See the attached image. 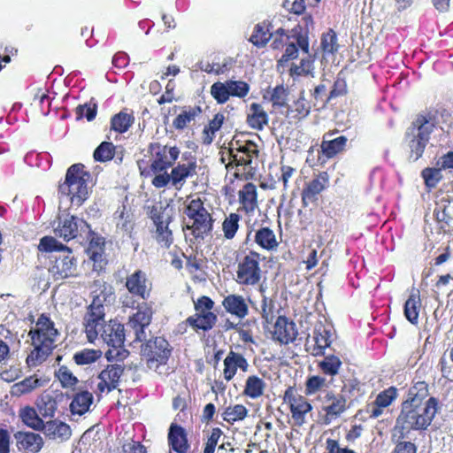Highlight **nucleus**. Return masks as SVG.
I'll return each instance as SVG.
<instances>
[{
	"label": "nucleus",
	"instance_id": "obj_16",
	"mask_svg": "<svg viewBox=\"0 0 453 453\" xmlns=\"http://www.w3.org/2000/svg\"><path fill=\"white\" fill-rule=\"evenodd\" d=\"M124 366L120 364L108 365L98 375L96 388L100 393L111 392L119 387Z\"/></svg>",
	"mask_w": 453,
	"mask_h": 453
},
{
	"label": "nucleus",
	"instance_id": "obj_18",
	"mask_svg": "<svg viewBox=\"0 0 453 453\" xmlns=\"http://www.w3.org/2000/svg\"><path fill=\"white\" fill-rule=\"evenodd\" d=\"M328 184V175L326 173H320L316 178L306 183L302 191V203L304 207L314 203L319 200V194Z\"/></svg>",
	"mask_w": 453,
	"mask_h": 453
},
{
	"label": "nucleus",
	"instance_id": "obj_30",
	"mask_svg": "<svg viewBox=\"0 0 453 453\" xmlns=\"http://www.w3.org/2000/svg\"><path fill=\"white\" fill-rule=\"evenodd\" d=\"M239 201L243 210L249 213L257 207V187L253 183H247L239 191Z\"/></svg>",
	"mask_w": 453,
	"mask_h": 453
},
{
	"label": "nucleus",
	"instance_id": "obj_7",
	"mask_svg": "<svg viewBox=\"0 0 453 453\" xmlns=\"http://www.w3.org/2000/svg\"><path fill=\"white\" fill-rule=\"evenodd\" d=\"M102 340L108 346L112 347L106 352V357L109 361L112 359L123 360L128 355V351L122 349L125 342L124 326L115 320H110L104 330H103Z\"/></svg>",
	"mask_w": 453,
	"mask_h": 453
},
{
	"label": "nucleus",
	"instance_id": "obj_31",
	"mask_svg": "<svg viewBox=\"0 0 453 453\" xmlns=\"http://www.w3.org/2000/svg\"><path fill=\"white\" fill-rule=\"evenodd\" d=\"M223 306L226 311L242 319L248 314V305L242 296L229 295L223 300Z\"/></svg>",
	"mask_w": 453,
	"mask_h": 453
},
{
	"label": "nucleus",
	"instance_id": "obj_63",
	"mask_svg": "<svg viewBox=\"0 0 453 453\" xmlns=\"http://www.w3.org/2000/svg\"><path fill=\"white\" fill-rule=\"evenodd\" d=\"M441 167L439 169L426 168L423 170L422 176L426 184L429 187H434L441 178Z\"/></svg>",
	"mask_w": 453,
	"mask_h": 453
},
{
	"label": "nucleus",
	"instance_id": "obj_28",
	"mask_svg": "<svg viewBox=\"0 0 453 453\" xmlns=\"http://www.w3.org/2000/svg\"><path fill=\"white\" fill-rule=\"evenodd\" d=\"M32 345L34 349L27 357L28 366H37L43 363L55 348L54 346L37 341H32Z\"/></svg>",
	"mask_w": 453,
	"mask_h": 453
},
{
	"label": "nucleus",
	"instance_id": "obj_1",
	"mask_svg": "<svg viewBox=\"0 0 453 453\" xmlns=\"http://www.w3.org/2000/svg\"><path fill=\"white\" fill-rule=\"evenodd\" d=\"M437 411L438 400L435 397L428 398L424 405L403 403L401 414L392 432V441L408 439L411 429L427 428Z\"/></svg>",
	"mask_w": 453,
	"mask_h": 453
},
{
	"label": "nucleus",
	"instance_id": "obj_49",
	"mask_svg": "<svg viewBox=\"0 0 453 453\" xmlns=\"http://www.w3.org/2000/svg\"><path fill=\"white\" fill-rule=\"evenodd\" d=\"M150 217L154 225L170 224L172 219L171 210L163 206H152L150 211Z\"/></svg>",
	"mask_w": 453,
	"mask_h": 453
},
{
	"label": "nucleus",
	"instance_id": "obj_55",
	"mask_svg": "<svg viewBox=\"0 0 453 453\" xmlns=\"http://www.w3.org/2000/svg\"><path fill=\"white\" fill-rule=\"evenodd\" d=\"M305 391L307 395H313L327 387L326 378L314 375L310 377L305 383Z\"/></svg>",
	"mask_w": 453,
	"mask_h": 453
},
{
	"label": "nucleus",
	"instance_id": "obj_39",
	"mask_svg": "<svg viewBox=\"0 0 453 453\" xmlns=\"http://www.w3.org/2000/svg\"><path fill=\"white\" fill-rule=\"evenodd\" d=\"M265 387V383L262 379L255 375L249 376L243 393L245 395L256 399L264 394Z\"/></svg>",
	"mask_w": 453,
	"mask_h": 453
},
{
	"label": "nucleus",
	"instance_id": "obj_61",
	"mask_svg": "<svg viewBox=\"0 0 453 453\" xmlns=\"http://www.w3.org/2000/svg\"><path fill=\"white\" fill-rule=\"evenodd\" d=\"M396 389L395 388H389L377 395L374 404L382 406L383 408L388 407L396 398Z\"/></svg>",
	"mask_w": 453,
	"mask_h": 453
},
{
	"label": "nucleus",
	"instance_id": "obj_24",
	"mask_svg": "<svg viewBox=\"0 0 453 453\" xmlns=\"http://www.w3.org/2000/svg\"><path fill=\"white\" fill-rule=\"evenodd\" d=\"M15 438L18 447L30 453L38 452L43 444L42 438L32 432H18L15 434Z\"/></svg>",
	"mask_w": 453,
	"mask_h": 453
},
{
	"label": "nucleus",
	"instance_id": "obj_2",
	"mask_svg": "<svg viewBox=\"0 0 453 453\" xmlns=\"http://www.w3.org/2000/svg\"><path fill=\"white\" fill-rule=\"evenodd\" d=\"M435 125V118L431 113H425L418 115L406 129L404 145L410 159L417 161L422 157Z\"/></svg>",
	"mask_w": 453,
	"mask_h": 453
},
{
	"label": "nucleus",
	"instance_id": "obj_19",
	"mask_svg": "<svg viewBox=\"0 0 453 453\" xmlns=\"http://www.w3.org/2000/svg\"><path fill=\"white\" fill-rule=\"evenodd\" d=\"M126 287L132 295L143 300L150 296V288L148 284L146 273L141 270H137L127 277Z\"/></svg>",
	"mask_w": 453,
	"mask_h": 453
},
{
	"label": "nucleus",
	"instance_id": "obj_22",
	"mask_svg": "<svg viewBox=\"0 0 453 453\" xmlns=\"http://www.w3.org/2000/svg\"><path fill=\"white\" fill-rule=\"evenodd\" d=\"M42 430L49 439L58 441L68 440L72 434L70 426L58 419L46 422Z\"/></svg>",
	"mask_w": 453,
	"mask_h": 453
},
{
	"label": "nucleus",
	"instance_id": "obj_20",
	"mask_svg": "<svg viewBox=\"0 0 453 453\" xmlns=\"http://www.w3.org/2000/svg\"><path fill=\"white\" fill-rule=\"evenodd\" d=\"M62 398V394L54 391L44 392L36 402L40 414L44 418H53L58 409V403Z\"/></svg>",
	"mask_w": 453,
	"mask_h": 453
},
{
	"label": "nucleus",
	"instance_id": "obj_37",
	"mask_svg": "<svg viewBox=\"0 0 453 453\" xmlns=\"http://www.w3.org/2000/svg\"><path fill=\"white\" fill-rule=\"evenodd\" d=\"M250 113L248 116V122L253 128L261 130L268 124V115L261 104L253 103L250 104Z\"/></svg>",
	"mask_w": 453,
	"mask_h": 453
},
{
	"label": "nucleus",
	"instance_id": "obj_26",
	"mask_svg": "<svg viewBox=\"0 0 453 453\" xmlns=\"http://www.w3.org/2000/svg\"><path fill=\"white\" fill-rule=\"evenodd\" d=\"M333 334L331 329L323 324L316 325L313 332V339L316 343L314 356L324 355V350L332 343Z\"/></svg>",
	"mask_w": 453,
	"mask_h": 453
},
{
	"label": "nucleus",
	"instance_id": "obj_48",
	"mask_svg": "<svg viewBox=\"0 0 453 453\" xmlns=\"http://www.w3.org/2000/svg\"><path fill=\"white\" fill-rule=\"evenodd\" d=\"M320 47L324 54H334L338 50L337 35L330 29L322 35Z\"/></svg>",
	"mask_w": 453,
	"mask_h": 453
},
{
	"label": "nucleus",
	"instance_id": "obj_58",
	"mask_svg": "<svg viewBox=\"0 0 453 453\" xmlns=\"http://www.w3.org/2000/svg\"><path fill=\"white\" fill-rule=\"evenodd\" d=\"M294 109L291 111H295L300 118H304L309 115L311 111V105L304 97V91H301L298 99L293 104Z\"/></svg>",
	"mask_w": 453,
	"mask_h": 453
},
{
	"label": "nucleus",
	"instance_id": "obj_46",
	"mask_svg": "<svg viewBox=\"0 0 453 453\" xmlns=\"http://www.w3.org/2000/svg\"><path fill=\"white\" fill-rule=\"evenodd\" d=\"M269 101L273 107L288 106V91L282 85L276 86L272 91L267 92Z\"/></svg>",
	"mask_w": 453,
	"mask_h": 453
},
{
	"label": "nucleus",
	"instance_id": "obj_4",
	"mask_svg": "<svg viewBox=\"0 0 453 453\" xmlns=\"http://www.w3.org/2000/svg\"><path fill=\"white\" fill-rule=\"evenodd\" d=\"M185 226L195 238L203 239L212 230L213 219L201 199H192L184 210Z\"/></svg>",
	"mask_w": 453,
	"mask_h": 453
},
{
	"label": "nucleus",
	"instance_id": "obj_21",
	"mask_svg": "<svg viewBox=\"0 0 453 453\" xmlns=\"http://www.w3.org/2000/svg\"><path fill=\"white\" fill-rule=\"evenodd\" d=\"M247 372L249 364L246 358L240 353L230 351L224 360V378L227 381L231 380L236 374L237 369Z\"/></svg>",
	"mask_w": 453,
	"mask_h": 453
},
{
	"label": "nucleus",
	"instance_id": "obj_11",
	"mask_svg": "<svg viewBox=\"0 0 453 453\" xmlns=\"http://www.w3.org/2000/svg\"><path fill=\"white\" fill-rule=\"evenodd\" d=\"M149 150L151 156L150 168L153 173L172 167L180 155V150L176 146L162 145L158 142L150 143Z\"/></svg>",
	"mask_w": 453,
	"mask_h": 453
},
{
	"label": "nucleus",
	"instance_id": "obj_14",
	"mask_svg": "<svg viewBox=\"0 0 453 453\" xmlns=\"http://www.w3.org/2000/svg\"><path fill=\"white\" fill-rule=\"evenodd\" d=\"M29 335L32 341L42 342L56 347L59 333L55 327L54 322L47 315L42 314L38 318L35 328L30 330Z\"/></svg>",
	"mask_w": 453,
	"mask_h": 453
},
{
	"label": "nucleus",
	"instance_id": "obj_59",
	"mask_svg": "<svg viewBox=\"0 0 453 453\" xmlns=\"http://www.w3.org/2000/svg\"><path fill=\"white\" fill-rule=\"evenodd\" d=\"M66 249L65 245L59 243L54 237L45 236L41 239L39 243V250L42 251L50 252L55 250H62ZM69 250V249L67 248Z\"/></svg>",
	"mask_w": 453,
	"mask_h": 453
},
{
	"label": "nucleus",
	"instance_id": "obj_35",
	"mask_svg": "<svg viewBox=\"0 0 453 453\" xmlns=\"http://www.w3.org/2000/svg\"><path fill=\"white\" fill-rule=\"evenodd\" d=\"M270 23L264 21L257 24L250 41L257 47H264L273 36Z\"/></svg>",
	"mask_w": 453,
	"mask_h": 453
},
{
	"label": "nucleus",
	"instance_id": "obj_60",
	"mask_svg": "<svg viewBox=\"0 0 453 453\" xmlns=\"http://www.w3.org/2000/svg\"><path fill=\"white\" fill-rule=\"evenodd\" d=\"M96 104L89 103L84 105H79L76 108L77 119H81L85 117L88 121L93 120L96 115Z\"/></svg>",
	"mask_w": 453,
	"mask_h": 453
},
{
	"label": "nucleus",
	"instance_id": "obj_42",
	"mask_svg": "<svg viewBox=\"0 0 453 453\" xmlns=\"http://www.w3.org/2000/svg\"><path fill=\"white\" fill-rule=\"evenodd\" d=\"M19 416L22 419V421L29 427L35 429V430H42L44 422L42 419L39 417L36 411L32 407H26L22 409L19 412Z\"/></svg>",
	"mask_w": 453,
	"mask_h": 453
},
{
	"label": "nucleus",
	"instance_id": "obj_38",
	"mask_svg": "<svg viewBox=\"0 0 453 453\" xmlns=\"http://www.w3.org/2000/svg\"><path fill=\"white\" fill-rule=\"evenodd\" d=\"M342 365V362L338 356L326 355L324 359L319 363L318 366L324 374L334 377L339 373Z\"/></svg>",
	"mask_w": 453,
	"mask_h": 453
},
{
	"label": "nucleus",
	"instance_id": "obj_6",
	"mask_svg": "<svg viewBox=\"0 0 453 453\" xmlns=\"http://www.w3.org/2000/svg\"><path fill=\"white\" fill-rule=\"evenodd\" d=\"M104 310L102 300L96 296L83 317L84 331L88 341L91 343L98 338L102 339L103 330L105 329L108 324L105 321Z\"/></svg>",
	"mask_w": 453,
	"mask_h": 453
},
{
	"label": "nucleus",
	"instance_id": "obj_15",
	"mask_svg": "<svg viewBox=\"0 0 453 453\" xmlns=\"http://www.w3.org/2000/svg\"><path fill=\"white\" fill-rule=\"evenodd\" d=\"M284 402L290 406L292 418L295 423L301 426L305 421V415L311 411V405L302 395H296L295 391L289 388L284 394Z\"/></svg>",
	"mask_w": 453,
	"mask_h": 453
},
{
	"label": "nucleus",
	"instance_id": "obj_44",
	"mask_svg": "<svg viewBox=\"0 0 453 453\" xmlns=\"http://www.w3.org/2000/svg\"><path fill=\"white\" fill-rule=\"evenodd\" d=\"M102 357L99 349H84L74 354L73 359L79 365H90L96 362Z\"/></svg>",
	"mask_w": 453,
	"mask_h": 453
},
{
	"label": "nucleus",
	"instance_id": "obj_13",
	"mask_svg": "<svg viewBox=\"0 0 453 453\" xmlns=\"http://www.w3.org/2000/svg\"><path fill=\"white\" fill-rule=\"evenodd\" d=\"M152 309L146 303L139 306L137 311L129 318L127 327L133 333L137 342L146 341L148 334L146 329L151 323Z\"/></svg>",
	"mask_w": 453,
	"mask_h": 453
},
{
	"label": "nucleus",
	"instance_id": "obj_10",
	"mask_svg": "<svg viewBox=\"0 0 453 453\" xmlns=\"http://www.w3.org/2000/svg\"><path fill=\"white\" fill-rule=\"evenodd\" d=\"M142 355L147 359V365L150 370L157 371L161 365L166 364L171 349L169 343L162 337L149 340L142 346Z\"/></svg>",
	"mask_w": 453,
	"mask_h": 453
},
{
	"label": "nucleus",
	"instance_id": "obj_9",
	"mask_svg": "<svg viewBox=\"0 0 453 453\" xmlns=\"http://www.w3.org/2000/svg\"><path fill=\"white\" fill-rule=\"evenodd\" d=\"M261 277L259 254L251 251L239 261L235 281L240 285L254 286L260 281Z\"/></svg>",
	"mask_w": 453,
	"mask_h": 453
},
{
	"label": "nucleus",
	"instance_id": "obj_43",
	"mask_svg": "<svg viewBox=\"0 0 453 453\" xmlns=\"http://www.w3.org/2000/svg\"><path fill=\"white\" fill-rule=\"evenodd\" d=\"M248 410L242 404H235L226 407L222 412L225 421L233 424L235 421L242 420L247 417Z\"/></svg>",
	"mask_w": 453,
	"mask_h": 453
},
{
	"label": "nucleus",
	"instance_id": "obj_62",
	"mask_svg": "<svg viewBox=\"0 0 453 453\" xmlns=\"http://www.w3.org/2000/svg\"><path fill=\"white\" fill-rule=\"evenodd\" d=\"M222 434V431L216 427L213 428L210 436L207 439V441L205 442L203 453H214L216 446L219 442V440Z\"/></svg>",
	"mask_w": 453,
	"mask_h": 453
},
{
	"label": "nucleus",
	"instance_id": "obj_56",
	"mask_svg": "<svg viewBox=\"0 0 453 453\" xmlns=\"http://www.w3.org/2000/svg\"><path fill=\"white\" fill-rule=\"evenodd\" d=\"M274 302L273 299L264 296L261 300L260 308L258 309L262 318L266 323H272L274 318Z\"/></svg>",
	"mask_w": 453,
	"mask_h": 453
},
{
	"label": "nucleus",
	"instance_id": "obj_17",
	"mask_svg": "<svg viewBox=\"0 0 453 453\" xmlns=\"http://www.w3.org/2000/svg\"><path fill=\"white\" fill-rule=\"evenodd\" d=\"M298 335L296 325L284 316L278 317L273 332V340L280 344H289L293 342Z\"/></svg>",
	"mask_w": 453,
	"mask_h": 453
},
{
	"label": "nucleus",
	"instance_id": "obj_12",
	"mask_svg": "<svg viewBox=\"0 0 453 453\" xmlns=\"http://www.w3.org/2000/svg\"><path fill=\"white\" fill-rule=\"evenodd\" d=\"M347 388V385H343L340 393L326 391L322 403L323 411L326 413V423H330L331 421L340 418L349 407L348 397L346 395Z\"/></svg>",
	"mask_w": 453,
	"mask_h": 453
},
{
	"label": "nucleus",
	"instance_id": "obj_25",
	"mask_svg": "<svg viewBox=\"0 0 453 453\" xmlns=\"http://www.w3.org/2000/svg\"><path fill=\"white\" fill-rule=\"evenodd\" d=\"M93 395L88 390H81L75 393L70 403V411L73 415L81 416L89 411L93 403Z\"/></svg>",
	"mask_w": 453,
	"mask_h": 453
},
{
	"label": "nucleus",
	"instance_id": "obj_57",
	"mask_svg": "<svg viewBox=\"0 0 453 453\" xmlns=\"http://www.w3.org/2000/svg\"><path fill=\"white\" fill-rule=\"evenodd\" d=\"M57 377L64 388L73 387L78 382V379L66 366H61L58 369Z\"/></svg>",
	"mask_w": 453,
	"mask_h": 453
},
{
	"label": "nucleus",
	"instance_id": "obj_8",
	"mask_svg": "<svg viewBox=\"0 0 453 453\" xmlns=\"http://www.w3.org/2000/svg\"><path fill=\"white\" fill-rule=\"evenodd\" d=\"M52 226L55 235L66 242L90 232L89 226L85 220L70 214L59 215Z\"/></svg>",
	"mask_w": 453,
	"mask_h": 453
},
{
	"label": "nucleus",
	"instance_id": "obj_45",
	"mask_svg": "<svg viewBox=\"0 0 453 453\" xmlns=\"http://www.w3.org/2000/svg\"><path fill=\"white\" fill-rule=\"evenodd\" d=\"M240 216L236 213H230L222 223L224 237L231 240L234 237L239 228Z\"/></svg>",
	"mask_w": 453,
	"mask_h": 453
},
{
	"label": "nucleus",
	"instance_id": "obj_47",
	"mask_svg": "<svg viewBox=\"0 0 453 453\" xmlns=\"http://www.w3.org/2000/svg\"><path fill=\"white\" fill-rule=\"evenodd\" d=\"M133 118L127 112L120 111L111 118V128L119 133L126 132L131 126Z\"/></svg>",
	"mask_w": 453,
	"mask_h": 453
},
{
	"label": "nucleus",
	"instance_id": "obj_29",
	"mask_svg": "<svg viewBox=\"0 0 453 453\" xmlns=\"http://www.w3.org/2000/svg\"><path fill=\"white\" fill-rule=\"evenodd\" d=\"M74 268L73 257L68 254L56 257L50 272L56 279H65L73 273Z\"/></svg>",
	"mask_w": 453,
	"mask_h": 453
},
{
	"label": "nucleus",
	"instance_id": "obj_50",
	"mask_svg": "<svg viewBox=\"0 0 453 453\" xmlns=\"http://www.w3.org/2000/svg\"><path fill=\"white\" fill-rule=\"evenodd\" d=\"M41 386L39 379L28 377L22 381L16 383L12 387V394L22 395L31 392L33 389Z\"/></svg>",
	"mask_w": 453,
	"mask_h": 453
},
{
	"label": "nucleus",
	"instance_id": "obj_3",
	"mask_svg": "<svg viewBox=\"0 0 453 453\" xmlns=\"http://www.w3.org/2000/svg\"><path fill=\"white\" fill-rule=\"evenodd\" d=\"M88 177L82 165H72L67 170L65 182L59 185V192L66 196L72 203L81 205L88 196Z\"/></svg>",
	"mask_w": 453,
	"mask_h": 453
},
{
	"label": "nucleus",
	"instance_id": "obj_27",
	"mask_svg": "<svg viewBox=\"0 0 453 453\" xmlns=\"http://www.w3.org/2000/svg\"><path fill=\"white\" fill-rule=\"evenodd\" d=\"M168 441L172 449L178 453H186L188 449L185 430L175 424L169 428Z\"/></svg>",
	"mask_w": 453,
	"mask_h": 453
},
{
	"label": "nucleus",
	"instance_id": "obj_51",
	"mask_svg": "<svg viewBox=\"0 0 453 453\" xmlns=\"http://www.w3.org/2000/svg\"><path fill=\"white\" fill-rule=\"evenodd\" d=\"M211 95L218 104H225L230 97L227 81L213 83L211 87Z\"/></svg>",
	"mask_w": 453,
	"mask_h": 453
},
{
	"label": "nucleus",
	"instance_id": "obj_32",
	"mask_svg": "<svg viewBox=\"0 0 453 453\" xmlns=\"http://www.w3.org/2000/svg\"><path fill=\"white\" fill-rule=\"evenodd\" d=\"M421 307L419 291L412 289L409 298L404 304V315L411 324H417Z\"/></svg>",
	"mask_w": 453,
	"mask_h": 453
},
{
	"label": "nucleus",
	"instance_id": "obj_33",
	"mask_svg": "<svg viewBox=\"0 0 453 453\" xmlns=\"http://www.w3.org/2000/svg\"><path fill=\"white\" fill-rule=\"evenodd\" d=\"M429 395L428 385L426 381L418 380L410 388L408 398L403 403L424 405L422 403Z\"/></svg>",
	"mask_w": 453,
	"mask_h": 453
},
{
	"label": "nucleus",
	"instance_id": "obj_41",
	"mask_svg": "<svg viewBox=\"0 0 453 453\" xmlns=\"http://www.w3.org/2000/svg\"><path fill=\"white\" fill-rule=\"evenodd\" d=\"M217 320L213 312L196 313V316L189 317L188 322L194 327L204 331L211 329Z\"/></svg>",
	"mask_w": 453,
	"mask_h": 453
},
{
	"label": "nucleus",
	"instance_id": "obj_36",
	"mask_svg": "<svg viewBox=\"0 0 453 453\" xmlns=\"http://www.w3.org/2000/svg\"><path fill=\"white\" fill-rule=\"evenodd\" d=\"M255 242L261 248L273 250L278 247L274 232L269 227H261L255 234Z\"/></svg>",
	"mask_w": 453,
	"mask_h": 453
},
{
	"label": "nucleus",
	"instance_id": "obj_23",
	"mask_svg": "<svg viewBox=\"0 0 453 453\" xmlns=\"http://www.w3.org/2000/svg\"><path fill=\"white\" fill-rule=\"evenodd\" d=\"M196 162H188L185 164H178L171 171L172 185L180 190L186 180L196 174Z\"/></svg>",
	"mask_w": 453,
	"mask_h": 453
},
{
	"label": "nucleus",
	"instance_id": "obj_52",
	"mask_svg": "<svg viewBox=\"0 0 453 453\" xmlns=\"http://www.w3.org/2000/svg\"><path fill=\"white\" fill-rule=\"evenodd\" d=\"M116 226L124 232H130L133 229L132 215L126 211L125 207L115 212Z\"/></svg>",
	"mask_w": 453,
	"mask_h": 453
},
{
	"label": "nucleus",
	"instance_id": "obj_40",
	"mask_svg": "<svg viewBox=\"0 0 453 453\" xmlns=\"http://www.w3.org/2000/svg\"><path fill=\"white\" fill-rule=\"evenodd\" d=\"M347 142L345 136H339L333 140H324L321 143V150L323 154L330 158L334 157L337 153L343 150Z\"/></svg>",
	"mask_w": 453,
	"mask_h": 453
},
{
	"label": "nucleus",
	"instance_id": "obj_54",
	"mask_svg": "<svg viewBox=\"0 0 453 453\" xmlns=\"http://www.w3.org/2000/svg\"><path fill=\"white\" fill-rule=\"evenodd\" d=\"M229 96H236L239 98L245 97L249 91L250 86L242 81H227Z\"/></svg>",
	"mask_w": 453,
	"mask_h": 453
},
{
	"label": "nucleus",
	"instance_id": "obj_53",
	"mask_svg": "<svg viewBox=\"0 0 453 453\" xmlns=\"http://www.w3.org/2000/svg\"><path fill=\"white\" fill-rule=\"evenodd\" d=\"M114 156V146L111 142H104L95 150L94 157L96 161H108Z\"/></svg>",
	"mask_w": 453,
	"mask_h": 453
},
{
	"label": "nucleus",
	"instance_id": "obj_34",
	"mask_svg": "<svg viewBox=\"0 0 453 453\" xmlns=\"http://www.w3.org/2000/svg\"><path fill=\"white\" fill-rule=\"evenodd\" d=\"M202 113L200 106H189L173 119V126L177 130H183L191 121L195 120Z\"/></svg>",
	"mask_w": 453,
	"mask_h": 453
},
{
	"label": "nucleus",
	"instance_id": "obj_64",
	"mask_svg": "<svg viewBox=\"0 0 453 453\" xmlns=\"http://www.w3.org/2000/svg\"><path fill=\"white\" fill-rule=\"evenodd\" d=\"M155 177L153 178L151 183L154 187L157 188H165L169 183H172L171 173H167V170H164L161 172L154 173Z\"/></svg>",
	"mask_w": 453,
	"mask_h": 453
},
{
	"label": "nucleus",
	"instance_id": "obj_5",
	"mask_svg": "<svg viewBox=\"0 0 453 453\" xmlns=\"http://www.w3.org/2000/svg\"><path fill=\"white\" fill-rule=\"evenodd\" d=\"M258 149L255 142L247 141L241 144L235 151L231 150V157L236 165L237 178L250 179L255 174L257 166Z\"/></svg>",
	"mask_w": 453,
	"mask_h": 453
}]
</instances>
